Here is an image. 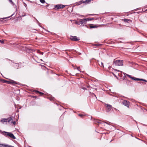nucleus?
<instances>
[{"mask_svg": "<svg viewBox=\"0 0 147 147\" xmlns=\"http://www.w3.org/2000/svg\"><path fill=\"white\" fill-rule=\"evenodd\" d=\"M82 88L84 90L86 89L84 87H82Z\"/></svg>", "mask_w": 147, "mask_h": 147, "instance_id": "28", "label": "nucleus"}, {"mask_svg": "<svg viewBox=\"0 0 147 147\" xmlns=\"http://www.w3.org/2000/svg\"><path fill=\"white\" fill-rule=\"evenodd\" d=\"M4 82L5 83H7L9 84V81H7V80H5L4 81Z\"/></svg>", "mask_w": 147, "mask_h": 147, "instance_id": "23", "label": "nucleus"}, {"mask_svg": "<svg viewBox=\"0 0 147 147\" xmlns=\"http://www.w3.org/2000/svg\"><path fill=\"white\" fill-rule=\"evenodd\" d=\"M16 83L15 82L12 80H11L10 81H9V84H13Z\"/></svg>", "mask_w": 147, "mask_h": 147, "instance_id": "12", "label": "nucleus"}, {"mask_svg": "<svg viewBox=\"0 0 147 147\" xmlns=\"http://www.w3.org/2000/svg\"><path fill=\"white\" fill-rule=\"evenodd\" d=\"M35 92L36 93H39V94H40V95H42V94H43V93H42V92H39V91H37V90H35Z\"/></svg>", "mask_w": 147, "mask_h": 147, "instance_id": "14", "label": "nucleus"}, {"mask_svg": "<svg viewBox=\"0 0 147 147\" xmlns=\"http://www.w3.org/2000/svg\"><path fill=\"white\" fill-rule=\"evenodd\" d=\"M6 147H14L13 146H12L7 145L6 144Z\"/></svg>", "mask_w": 147, "mask_h": 147, "instance_id": "20", "label": "nucleus"}, {"mask_svg": "<svg viewBox=\"0 0 147 147\" xmlns=\"http://www.w3.org/2000/svg\"><path fill=\"white\" fill-rule=\"evenodd\" d=\"M96 26H90V28H96Z\"/></svg>", "mask_w": 147, "mask_h": 147, "instance_id": "19", "label": "nucleus"}, {"mask_svg": "<svg viewBox=\"0 0 147 147\" xmlns=\"http://www.w3.org/2000/svg\"><path fill=\"white\" fill-rule=\"evenodd\" d=\"M25 16V15H24V16Z\"/></svg>", "mask_w": 147, "mask_h": 147, "instance_id": "36", "label": "nucleus"}, {"mask_svg": "<svg viewBox=\"0 0 147 147\" xmlns=\"http://www.w3.org/2000/svg\"><path fill=\"white\" fill-rule=\"evenodd\" d=\"M105 123L108 125H110V124L108 122H105Z\"/></svg>", "mask_w": 147, "mask_h": 147, "instance_id": "30", "label": "nucleus"}, {"mask_svg": "<svg viewBox=\"0 0 147 147\" xmlns=\"http://www.w3.org/2000/svg\"><path fill=\"white\" fill-rule=\"evenodd\" d=\"M1 121L3 123H4L5 122H7V119H2L1 120Z\"/></svg>", "mask_w": 147, "mask_h": 147, "instance_id": "11", "label": "nucleus"}, {"mask_svg": "<svg viewBox=\"0 0 147 147\" xmlns=\"http://www.w3.org/2000/svg\"><path fill=\"white\" fill-rule=\"evenodd\" d=\"M12 123H13V124H14V125H15V124H16V123L15 121H13V122H12Z\"/></svg>", "mask_w": 147, "mask_h": 147, "instance_id": "26", "label": "nucleus"}, {"mask_svg": "<svg viewBox=\"0 0 147 147\" xmlns=\"http://www.w3.org/2000/svg\"><path fill=\"white\" fill-rule=\"evenodd\" d=\"M86 22H87V21H88L92 20V19H90L89 18H86Z\"/></svg>", "mask_w": 147, "mask_h": 147, "instance_id": "16", "label": "nucleus"}, {"mask_svg": "<svg viewBox=\"0 0 147 147\" xmlns=\"http://www.w3.org/2000/svg\"><path fill=\"white\" fill-rule=\"evenodd\" d=\"M146 11H147V9L146 10Z\"/></svg>", "mask_w": 147, "mask_h": 147, "instance_id": "39", "label": "nucleus"}, {"mask_svg": "<svg viewBox=\"0 0 147 147\" xmlns=\"http://www.w3.org/2000/svg\"><path fill=\"white\" fill-rule=\"evenodd\" d=\"M86 20L85 19H81L80 21V24H86Z\"/></svg>", "mask_w": 147, "mask_h": 147, "instance_id": "6", "label": "nucleus"}, {"mask_svg": "<svg viewBox=\"0 0 147 147\" xmlns=\"http://www.w3.org/2000/svg\"><path fill=\"white\" fill-rule=\"evenodd\" d=\"M87 88H88V87H89L88 86H87Z\"/></svg>", "mask_w": 147, "mask_h": 147, "instance_id": "35", "label": "nucleus"}, {"mask_svg": "<svg viewBox=\"0 0 147 147\" xmlns=\"http://www.w3.org/2000/svg\"><path fill=\"white\" fill-rule=\"evenodd\" d=\"M79 67H77V69H78V70H79V71H80V69H79Z\"/></svg>", "mask_w": 147, "mask_h": 147, "instance_id": "31", "label": "nucleus"}, {"mask_svg": "<svg viewBox=\"0 0 147 147\" xmlns=\"http://www.w3.org/2000/svg\"><path fill=\"white\" fill-rule=\"evenodd\" d=\"M88 90H90V89H88Z\"/></svg>", "mask_w": 147, "mask_h": 147, "instance_id": "34", "label": "nucleus"}, {"mask_svg": "<svg viewBox=\"0 0 147 147\" xmlns=\"http://www.w3.org/2000/svg\"><path fill=\"white\" fill-rule=\"evenodd\" d=\"M70 39L74 41H78L79 40V39L77 38L76 36H71L70 38Z\"/></svg>", "mask_w": 147, "mask_h": 147, "instance_id": "3", "label": "nucleus"}, {"mask_svg": "<svg viewBox=\"0 0 147 147\" xmlns=\"http://www.w3.org/2000/svg\"><path fill=\"white\" fill-rule=\"evenodd\" d=\"M78 115L81 117H82L83 116H84V115L82 114H78Z\"/></svg>", "mask_w": 147, "mask_h": 147, "instance_id": "22", "label": "nucleus"}, {"mask_svg": "<svg viewBox=\"0 0 147 147\" xmlns=\"http://www.w3.org/2000/svg\"><path fill=\"white\" fill-rule=\"evenodd\" d=\"M114 62L115 65L116 66H122L123 65V61L122 60H114Z\"/></svg>", "mask_w": 147, "mask_h": 147, "instance_id": "2", "label": "nucleus"}, {"mask_svg": "<svg viewBox=\"0 0 147 147\" xmlns=\"http://www.w3.org/2000/svg\"><path fill=\"white\" fill-rule=\"evenodd\" d=\"M65 6L62 5H57L55 6V7L57 9H61L62 8H64Z\"/></svg>", "mask_w": 147, "mask_h": 147, "instance_id": "7", "label": "nucleus"}, {"mask_svg": "<svg viewBox=\"0 0 147 147\" xmlns=\"http://www.w3.org/2000/svg\"><path fill=\"white\" fill-rule=\"evenodd\" d=\"M2 134L5 136L10 137L13 139H15L16 138L13 134L10 132L3 131V132H2Z\"/></svg>", "mask_w": 147, "mask_h": 147, "instance_id": "1", "label": "nucleus"}, {"mask_svg": "<svg viewBox=\"0 0 147 147\" xmlns=\"http://www.w3.org/2000/svg\"><path fill=\"white\" fill-rule=\"evenodd\" d=\"M131 21V20H130L129 19H125L124 20V21L125 22H130Z\"/></svg>", "mask_w": 147, "mask_h": 147, "instance_id": "13", "label": "nucleus"}, {"mask_svg": "<svg viewBox=\"0 0 147 147\" xmlns=\"http://www.w3.org/2000/svg\"><path fill=\"white\" fill-rule=\"evenodd\" d=\"M92 94H93L96 97V95L92 93Z\"/></svg>", "mask_w": 147, "mask_h": 147, "instance_id": "32", "label": "nucleus"}, {"mask_svg": "<svg viewBox=\"0 0 147 147\" xmlns=\"http://www.w3.org/2000/svg\"><path fill=\"white\" fill-rule=\"evenodd\" d=\"M91 0H86L85 1H81L80 3H85V4L88 3L90 2Z\"/></svg>", "mask_w": 147, "mask_h": 147, "instance_id": "9", "label": "nucleus"}, {"mask_svg": "<svg viewBox=\"0 0 147 147\" xmlns=\"http://www.w3.org/2000/svg\"><path fill=\"white\" fill-rule=\"evenodd\" d=\"M105 105H106L107 109H106V111L107 112H109L111 110V108L112 107L111 106V105L105 104Z\"/></svg>", "mask_w": 147, "mask_h": 147, "instance_id": "4", "label": "nucleus"}, {"mask_svg": "<svg viewBox=\"0 0 147 147\" xmlns=\"http://www.w3.org/2000/svg\"><path fill=\"white\" fill-rule=\"evenodd\" d=\"M76 24H77V22H76Z\"/></svg>", "mask_w": 147, "mask_h": 147, "instance_id": "37", "label": "nucleus"}, {"mask_svg": "<svg viewBox=\"0 0 147 147\" xmlns=\"http://www.w3.org/2000/svg\"><path fill=\"white\" fill-rule=\"evenodd\" d=\"M126 75L129 77L131 79V78H134V77H132L130 75H128L127 74H126Z\"/></svg>", "mask_w": 147, "mask_h": 147, "instance_id": "21", "label": "nucleus"}, {"mask_svg": "<svg viewBox=\"0 0 147 147\" xmlns=\"http://www.w3.org/2000/svg\"><path fill=\"white\" fill-rule=\"evenodd\" d=\"M99 64V65H100V67H104L103 64V63L102 62H101V63L100 64Z\"/></svg>", "mask_w": 147, "mask_h": 147, "instance_id": "17", "label": "nucleus"}, {"mask_svg": "<svg viewBox=\"0 0 147 147\" xmlns=\"http://www.w3.org/2000/svg\"><path fill=\"white\" fill-rule=\"evenodd\" d=\"M6 144H0V147H6Z\"/></svg>", "mask_w": 147, "mask_h": 147, "instance_id": "15", "label": "nucleus"}, {"mask_svg": "<svg viewBox=\"0 0 147 147\" xmlns=\"http://www.w3.org/2000/svg\"><path fill=\"white\" fill-rule=\"evenodd\" d=\"M122 103L124 105L127 107H129V102L126 100H123L122 102Z\"/></svg>", "mask_w": 147, "mask_h": 147, "instance_id": "5", "label": "nucleus"}, {"mask_svg": "<svg viewBox=\"0 0 147 147\" xmlns=\"http://www.w3.org/2000/svg\"><path fill=\"white\" fill-rule=\"evenodd\" d=\"M40 1L41 3H44L45 2V0H40Z\"/></svg>", "mask_w": 147, "mask_h": 147, "instance_id": "18", "label": "nucleus"}, {"mask_svg": "<svg viewBox=\"0 0 147 147\" xmlns=\"http://www.w3.org/2000/svg\"><path fill=\"white\" fill-rule=\"evenodd\" d=\"M10 2L12 3V0H9Z\"/></svg>", "mask_w": 147, "mask_h": 147, "instance_id": "29", "label": "nucleus"}, {"mask_svg": "<svg viewBox=\"0 0 147 147\" xmlns=\"http://www.w3.org/2000/svg\"><path fill=\"white\" fill-rule=\"evenodd\" d=\"M9 18V17H7V18H1V19H0V20H1V19H5L7 18Z\"/></svg>", "mask_w": 147, "mask_h": 147, "instance_id": "27", "label": "nucleus"}, {"mask_svg": "<svg viewBox=\"0 0 147 147\" xmlns=\"http://www.w3.org/2000/svg\"><path fill=\"white\" fill-rule=\"evenodd\" d=\"M46 7H47L48 6V5H46Z\"/></svg>", "mask_w": 147, "mask_h": 147, "instance_id": "33", "label": "nucleus"}, {"mask_svg": "<svg viewBox=\"0 0 147 147\" xmlns=\"http://www.w3.org/2000/svg\"><path fill=\"white\" fill-rule=\"evenodd\" d=\"M37 22H38V20H37Z\"/></svg>", "mask_w": 147, "mask_h": 147, "instance_id": "38", "label": "nucleus"}, {"mask_svg": "<svg viewBox=\"0 0 147 147\" xmlns=\"http://www.w3.org/2000/svg\"><path fill=\"white\" fill-rule=\"evenodd\" d=\"M4 42V41L3 40H0V42H1V43H3Z\"/></svg>", "mask_w": 147, "mask_h": 147, "instance_id": "24", "label": "nucleus"}, {"mask_svg": "<svg viewBox=\"0 0 147 147\" xmlns=\"http://www.w3.org/2000/svg\"><path fill=\"white\" fill-rule=\"evenodd\" d=\"M131 79L133 80H141V81H144L145 82H147V81L146 80H144V79H142L138 78H136L134 77V78H131Z\"/></svg>", "mask_w": 147, "mask_h": 147, "instance_id": "8", "label": "nucleus"}, {"mask_svg": "<svg viewBox=\"0 0 147 147\" xmlns=\"http://www.w3.org/2000/svg\"><path fill=\"white\" fill-rule=\"evenodd\" d=\"M14 118L13 117H11L9 118V120H7V121L11 123H12L13 122V119Z\"/></svg>", "mask_w": 147, "mask_h": 147, "instance_id": "10", "label": "nucleus"}, {"mask_svg": "<svg viewBox=\"0 0 147 147\" xmlns=\"http://www.w3.org/2000/svg\"><path fill=\"white\" fill-rule=\"evenodd\" d=\"M39 51V53L40 54L42 55H43V52H40L39 51Z\"/></svg>", "mask_w": 147, "mask_h": 147, "instance_id": "25", "label": "nucleus"}]
</instances>
